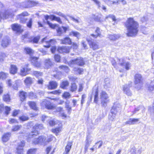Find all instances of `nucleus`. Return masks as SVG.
Instances as JSON below:
<instances>
[{
    "instance_id": "obj_43",
    "label": "nucleus",
    "mask_w": 154,
    "mask_h": 154,
    "mask_svg": "<svg viewBox=\"0 0 154 154\" xmlns=\"http://www.w3.org/2000/svg\"><path fill=\"white\" fill-rule=\"evenodd\" d=\"M37 150V148H31L27 150V154H35Z\"/></svg>"
},
{
    "instance_id": "obj_54",
    "label": "nucleus",
    "mask_w": 154,
    "mask_h": 154,
    "mask_svg": "<svg viewBox=\"0 0 154 154\" xmlns=\"http://www.w3.org/2000/svg\"><path fill=\"white\" fill-rule=\"evenodd\" d=\"M62 96L63 98L67 99L71 97V95L69 92L65 91L64 92Z\"/></svg>"
},
{
    "instance_id": "obj_14",
    "label": "nucleus",
    "mask_w": 154,
    "mask_h": 154,
    "mask_svg": "<svg viewBox=\"0 0 154 154\" xmlns=\"http://www.w3.org/2000/svg\"><path fill=\"white\" fill-rule=\"evenodd\" d=\"M58 84L56 81L51 80L46 85V87L48 90H55L57 88Z\"/></svg>"
},
{
    "instance_id": "obj_55",
    "label": "nucleus",
    "mask_w": 154,
    "mask_h": 154,
    "mask_svg": "<svg viewBox=\"0 0 154 154\" xmlns=\"http://www.w3.org/2000/svg\"><path fill=\"white\" fill-rule=\"evenodd\" d=\"M20 113V110L19 109H14L12 111L11 116L13 117L17 116Z\"/></svg>"
},
{
    "instance_id": "obj_53",
    "label": "nucleus",
    "mask_w": 154,
    "mask_h": 154,
    "mask_svg": "<svg viewBox=\"0 0 154 154\" xmlns=\"http://www.w3.org/2000/svg\"><path fill=\"white\" fill-rule=\"evenodd\" d=\"M42 75V73L37 71H34L33 72L32 75L38 78Z\"/></svg>"
},
{
    "instance_id": "obj_19",
    "label": "nucleus",
    "mask_w": 154,
    "mask_h": 154,
    "mask_svg": "<svg viewBox=\"0 0 154 154\" xmlns=\"http://www.w3.org/2000/svg\"><path fill=\"white\" fill-rule=\"evenodd\" d=\"M56 112L58 113L60 116L63 119H65L67 117V115L64 112L63 108V107H57L56 109Z\"/></svg>"
},
{
    "instance_id": "obj_63",
    "label": "nucleus",
    "mask_w": 154,
    "mask_h": 154,
    "mask_svg": "<svg viewBox=\"0 0 154 154\" xmlns=\"http://www.w3.org/2000/svg\"><path fill=\"white\" fill-rule=\"evenodd\" d=\"M48 123L51 126H53L56 125V122L54 120H51L49 121Z\"/></svg>"
},
{
    "instance_id": "obj_49",
    "label": "nucleus",
    "mask_w": 154,
    "mask_h": 154,
    "mask_svg": "<svg viewBox=\"0 0 154 154\" xmlns=\"http://www.w3.org/2000/svg\"><path fill=\"white\" fill-rule=\"evenodd\" d=\"M120 36L117 35H110L109 36V38L111 40L115 41L119 38Z\"/></svg>"
},
{
    "instance_id": "obj_36",
    "label": "nucleus",
    "mask_w": 154,
    "mask_h": 154,
    "mask_svg": "<svg viewBox=\"0 0 154 154\" xmlns=\"http://www.w3.org/2000/svg\"><path fill=\"white\" fill-rule=\"evenodd\" d=\"M119 65L121 66L124 67L127 70H129L130 68V63L128 62H123L119 64Z\"/></svg>"
},
{
    "instance_id": "obj_56",
    "label": "nucleus",
    "mask_w": 154,
    "mask_h": 154,
    "mask_svg": "<svg viewBox=\"0 0 154 154\" xmlns=\"http://www.w3.org/2000/svg\"><path fill=\"white\" fill-rule=\"evenodd\" d=\"M54 59L55 61L56 62L60 63L61 61V57L57 54H54Z\"/></svg>"
},
{
    "instance_id": "obj_6",
    "label": "nucleus",
    "mask_w": 154,
    "mask_h": 154,
    "mask_svg": "<svg viewBox=\"0 0 154 154\" xmlns=\"http://www.w3.org/2000/svg\"><path fill=\"white\" fill-rule=\"evenodd\" d=\"M14 16L13 12H11L8 10H5L3 12L0 11V21L2 19H7L10 17H13Z\"/></svg>"
},
{
    "instance_id": "obj_32",
    "label": "nucleus",
    "mask_w": 154,
    "mask_h": 154,
    "mask_svg": "<svg viewBox=\"0 0 154 154\" xmlns=\"http://www.w3.org/2000/svg\"><path fill=\"white\" fill-rule=\"evenodd\" d=\"M2 100L3 101L6 103L10 102L11 98L10 94L8 93L4 94L2 97Z\"/></svg>"
},
{
    "instance_id": "obj_64",
    "label": "nucleus",
    "mask_w": 154,
    "mask_h": 154,
    "mask_svg": "<svg viewBox=\"0 0 154 154\" xmlns=\"http://www.w3.org/2000/svg\"><path fill=\"white\" fill-rule=\"evenodd\" d=\"M52 148V146H47L45 149V151L46 152V154H48Z\"/></svg>"
},
{
    "instance_id": "obj_38",
    "label": "nucleus",
    "mask_w": 154,
    "mask_h": 154,
    "mask_svg": "<svg viewBox=\"0 0 154 154\" xmlns=\"http://www.w3.org/2000/svg\"><path fill=\"white\" fill-rule=\"evenodd\" d=\"M50 16L52 20H55L60 24L63 23L62 21L59 17H56L54 15H51Z\"/></svg>"
},
{
    "instance_id": "obj_16",
    "label": "nucleus",
    "mask_w": 154,
    "mask_h": 154,
    "mask_svg": "<svg viewBox=\"0 0 154 154\" xmlns=\"http://www.w3.org/2000/svg\"><path fill=\"white\" fill-rule=\"evenodd\" d=\"M58 125V127L53 128L51 130V131L56 136L58 135L63 129V125L61 122H59Z\"/></svg>"
},
{
    "instance_id": "obj_28",
    "label": "nucleus",
    "mask_w": 154,
    "mask_h": 154,
    "mask_svg": "<svg viewBox=\"0 0 154 154\" xmlns=\"http://www.w3.org/2000/svg\"><path fill=\"white\" fill-rule=\"evenodd\" d=\"M94 91H95V94L94 95V103H97L99 101V89L97 87L95 89H93L92 92V94H93Z\"/></svg>"
},
{
    "instance_id": "obj_35",
    "label": "nucleus",
    "mask_w": 154,
    "mask_h": 154,
    "mask_svg": "<svg viewBox=\"0 0 154 154\" xmlns=\"http://www.w3.org/2000/svg\"><path fill=\"white\" fill-rule=\"evenodd\" d=\"M48 98L50 100H53L55 102H58L59 101V102L57 103V104L58 105H62L64 103V100H60V98L59 97L51 98L50 97H48Z\"/></svg>"
},
{
    "instance_id": "obj_60",
    "label": "nucleus",
    "mask_w": 154,
    "mask_h": 154,
    "mask_svg": "<svg viewBox=\"0 0 154 154\" xmlns=\"http://www.w3.org/2000/svg\"><path fill=\"white\" fill-rule=\"evenodd\" d=\"M65 107L66 109L68 114H70L72 110L71 107L70 106L68 103H66Z\"/></svg>"
},
{
    "instance_id": "obj_3",
    "label": "nucleus",
    "mask_w": 154,
    "mask_h": 154,
    "mask_svg": "<svg viewBox=\"0 0 154 154\" xmlns=\"http://www.w3.org/2000/svg\"><path fill=\"white\" fill-rule=\"evenodd\" d=\"M68 64L70 66L75 64L79 66H82L85 64V62L83 58L80 57L71 60Z\"/></svg>"
},
{
    "instance_id": "obj_34",
    "label": "nucleus",
    "mask_w": 154,
    "mask_h": 154,
    "mask_svg": "<svg viewBox=\"0 0 154 154\" xmlns=\"http://www.w3.org/2000/svg\"><path fill=\"white\" fill-rule=\"evenodd\" d=\"M4 110L3 112V115L5 116H7L10 113L11 110V107L8 106H5Z\"/></svg>"
},
{
    "instance_id": "obj_5",
    "label": "nucleus",
    "mask_w": 154,
    "mask_h": 154,
    "mask_svg": "<svg viewBox=\"0 0 154 154\" xmlns=\"http://www.w3.org/2000/svg\"><path fill=\"white\" fill-rule=\"evenodd\" d=\"M29 64H26L22 66L20 70L19 75L22 76H25L29 74L31 69L29 67Z\"/></svg>"
},
{
    "instance_id": "obj_9",
    "label": "nucleus",
    "mask_w": 154,
    "mask_h": 154,
    "mask_svg": "<svg viewBox=\"0 0 154 154\" xmlns=\"http://www.w3.org/2000/svg\"><path fill=\"white\" fill-rule=\"evenodd\" d=\"M29 15V14L27 11L23 12L17 15V20H19L20 23L24 24L26 23L27 19L23 17L28 16Z\"/></svg>"
},
{
    "instance_id": "obj_45",
    "label": "nucleus",
    "mask_w": 154,
    "mask_h": 154,
    "mask_svg": "<svg viewBox=\"0 0 154 154\" xmlns=\"http://www.w3.org/2000/svg\"><path fill=\"white\" fill-rule=\"evenodd\" d=\"M8 74L3 71L0 72V79L4 80L8 77Z\"/></svg>"
},
{
    "instance_id": "obj_52",
    "label": "nucleus",
    "mask_w": 154,
    "mask_h": 154,
    "mask_svg": "<svg viewBox=\"0 0 154 154\" xmlns=\"http://www.w3.org/2000/svg\"><path fill=\"white\" fill-rule=\"evenodd\" d=\"M32 24L33 20L32 18H30L26 23V26L28 28L31 29L32 28Z\"/></svg>"
},
{
    "instance_id": "obj_13",
    "label": "nucleus",
    "mask_w": 154,
    "mask_h": 154,
    "mask_svg": "<svg viewBox=\"0 0 154 154\" xmlns=\"http://www.w3.org/2000/svg\"><path fill=\"white\" fill-rule=\"evenodd\" d=\"M70 48L69 46H64L58 47L57 49V51L60 53L68 54L70 52Z\"/></svg>"
},
{
    "instance_id": "obj_29",
    "label": "nucleus",
    "mask_w": 154,
    "mask_h": 154,
    "mask_svg": "<svg viewBox=\"0 0 154 154\" xmlns=\"http://www.w3.org/2000/svg\"><path fill=\"white\" fill-rule=\"evenodd\" d=\"M18 68L17 66L14 64H11L9 69V72L10 74L14 75L17 73L18 72Z\"/></svg>"
},
{
    "instance_id": "obj_47",
    "label": "nucleus",
    "mask_w": 154,
    "mask_h": 154,
    "mask_svg": "<svg viewBox=\"0 0 154 154\" xmlns=\"http://www.w3.org/2000/svg\"><path fill=\"white\" fill-rule=\"evenodd\" d=\"M49 94H51L57 95H59L61 93V91L60 89H57L48 92Z\"/></svg>"
},
{
    "instance_id": "obj_11",
    "label": "nucleus",
    "mask_w": 154,
    "mask_h": 154,
    "mask_svg": "<svg viewBox=\"0 0 154 154\" xmlns=\"http://www.w3.org/2000/svg\"><path fill=\"white\" fill-rule=\"evenodd\" d=\"M38 57L34 56H31L29 57V61L32 65L35 67L38 68L42 66L41 63L38 61Z\"/></svg>"
},
{
    "instance_id": "obj_51",
    "label": "nucleus",
    "mask_w": 154,
    "mask_h": 154,
    "mask_svg": "<svg viewBox=\"0 0 154 154\" xmlns=\"http://www.w3.org/2000/svg\"><path fill=\"white\" fill-rule=\"evenodd\" d=\"M46 23L48 25L49 27L52 29H54L58 26V25L57 24H53L48 21H47Z\"/></svg>"
},
{
    "instance_id": "obj_24",
    "label": "nucleus",
    "mask_w": 154,
    "mask_h": 154,
    "mask_svg": "<svg viewBox=\"0 0 154 154\" xmlns=\"http://www.w3.org/2000/svg\"><path fill=\"white\" fill-rule=\"evenodd\" d=\"M28 104L31 109L36 111L38 110V108L35 102L32 101H29L28 102Z\"/></svg>"
},
{
    "instance_id": "obj_20",
    "label": "nucleus",
    "mask_w": 154,
    "mask_h": 154,
    "mask_svg": "<svg viewBox=\"0 0 154 154\" xmlns=\"http://www.w3.org/2000/svg\"><path fill=\"white\" fill-rule=\"evenodd\" d=\"M54 40L51 39L48 40L47 37L44 38L42 40V42L43 43H45L46 45H44V47L46 48H49L52 45V43L54 42Z\"/></svg>"
},
{
    "instance_id": "obj_4",
    "label": "nucleus",
    "mask_w": 154,
    "mask_h": 154,
    "mask_svg": "<svg viewBox=\"0 0 154 154\" xmlns=\"http://www.w3.org/2000/svg\"><path fill=\"white\" fill-rule=\"evenodd\" d=\"M109 96L106 92L102 91L100 93V98L101 99V103L103 106H106L109 101Z\"/></svg>"
},
{
    "instance_id": "obj_31",
    "label": "nucleus",
    "mask_w": 154,
    "mask_h": 154,
    "mask_svg": "<svg viewBox=\"0 0 154 154\" xmlns=\"http://www.w3.org/2000/svg\"><path fill=\"white\" fill-rule=\"evenodd\" d=\"M25 85L27 86H30L33 83V81L32 78L30 76L26 77L24 81Z\"/></svg>"
},
{
    "instance_id": "obj_17",
    "label": "nucleus",
    "mask_w": 154,
    "mask_h": 154,
    "mask_svg": "<svg viewBox=\"0 0 154 154\" xmlns=\"http://www.w3.org/2000/svg\"><path fill=\"white\" fill-rule=\"evenodd\" d=\"M134 83L135 85L140 84V87L143 85V78L141 75L139 73H136L134 76Z\"/></svg>"
},
{
    "instance_id": "obj_8",
    "label": "nucleus",
    "mask_w": 154,
    "mask_h": 154,
    "mask_svg": "<svg viewBox=\"0 0 154 154\" xmlns=\"http://www.w3.org/2000/svg\"><path fill=\"white\" fill-rule=\"evenodd\" d=\"M42 103L44 105L45 107L47 109L52 110L55 109L56 106L50 100L45 99L42 101Z\"/></svg>"
},
{
    "instance_id": "obj_22",
    "label": "nucleus",
    "mask_w": 154,
    "mask_h": 154,
    "mask_svg": "<svg viewBox=\"0 0 154 154\" xmlns=\"http://www.w3.org/2000/svg\"><path fill=\"white\" fill-rule=\"evenodd\" d=\"M94 32L95 34L92 33L90 35L94 38H96L98 37H100L102 36V34L100 32V29L99 27H97L95 30Z\"/></svg>"
},
{
    "instance_id": "obj_15",
    "label": "nucleus",
    "mask_w": 154,
    "mask_h": 154,
    "mask_svg": "<svg viewBox=\"0 0 154 154\" xmlns=\"http://www.w3.org/2000/svg\"><path fill=\"white\" fill-rule=\"evenodd\" d=\"M25 143L24 141H20L16 148V152L17 154H23L25 152L23 147L25 146Z\"/></svg>"
},
{
    "instance_id": "obj_1",
    "label": "nucleus",
    "mask_w": 154,
    "mask_h": 154,
    "mask_svg": "<svg viewBox=\"0 0 154 154\" xmlns=\"http://www.w3.org/2000/svg\"><path fill=\"white\" fill-rule=\"evenodd\" d=\"M125 26L127 29L126 34L128 37L135 36L139 32V24L133 17H130L127 18L124 23Z\"/></svg>"
},
{
    "instance_id": "obj_40",
    "label": "nucleus",
    "mask_w": 154,
    "mask_h": 154,
    "mask_svg": "<svg viewBox=\"0 0 154 154\" xmlns=\"http://www.w3.org/2000/svg\"><path fill=\"white\" fill-rule=\"evenodd\" d=\"M92 16L93 20L99 23H101L102 21V20L100 17L96 15L95 14H93Z\"/></svg>"
},
{
    "instance_id": "obj_2",
    "label": "nucleus",
    "mask_w": 154,
    "mask_h": 154,
    "mask_svg": "<svg viewBox=\"0 0 154 154\" xmlns=\"http://www.w3.org/2000/svg\"><path fill=\"white\" fill-rule=\"evenodd\" d=\"M43 125L42 124H36L32 127V131L31 132L32 134H29L26 136V140H29L32 137L38 135L40 133L39 131L44 129Z\"/></svg>"
},
{
    "instance_id": "obj_42",
    "label": "nucleus",
    "mask_w": 154,
    "mask_h": 154,
    "mask_svg": "<svg viewBox=\"0 0 154 154\" xmlns=\"http://www.w3.org/2000/svg\"><path fill=\"white\" fill-rule=\"evenodd\" d=\"M74 71L76 74L81 75L83 74L84 69H83L80 67H75L74 68Z\"/></svg>"
},
{
    "instance_id": "obj_44",
    "label": "nucleus",
    "mask_w": 154,
    "mask_h": 154,
    "mask_svg": "<svg viewBox=\"0 0 154 154\" xmlns=\"http://www.w3.org/2000/svg\"><path fill=\"white\" fill-rule=\"evenodd\" d=\"M123 91L128 96H130L131 95V93L130 91L129 88L127 86H124L123 87Z\"/></svg>"
},
{
    "instance_id": "obj_39",
    "label": "nucleus",
    "mask_w": 154,
    "mask_h": 154,
    "mask_svg": "<svg viewBox=\"0 0 154 154\" xmlns=\"http://www.w3.org/2000/svg\"><path fill=\"white\" fill-rule=\"evenodd\" d=\"M25 3L26 4L30 5L32 7L36 6L38 4V2L30 0L26 1Z\"/></svg>"
},
{
    "instance_id": "obj_50",
    "label": "nucleus",
    "mask_w": 154,
    "mask_h": 154,
    "mask_svg": "<svg viewBox=\"0 0 154 154\" xmlns=\"http://www.w3.org/2000/svg\"><path fill=\"white\" fill-rule=\"evenodd\" d=\"M77 86L75 83H72L70 86V90L72 92H74L77 90Z\"/></svg>"
},
{
    "instance_id": "obj_59",
    "label": "nucleus",
    "mask_w": 154,
    "mask_h": 154,
    "mask_svg": "<svg viewBox=\"0 0 154 154\" xmlns=\"http://www.w3.org/2000/svg\"><path fill=\"white\" fill-rule=\"evenodd\" d=\"M9 123L10 124H17L18 121L17 119L14 118H10L8 120Z\"/></svg>"
},
{
    "instance_id": "obj_10",
    "label": "nucleus",
    "mask_w": 154,
    "mask_h": 154,
    "mask_svg": "<svg viewBox=\"0 0 154 154\" xmlns=\"http://www.w3.org/2000/svg\"><path fill=\"white\" fill-rule=\"evenodd\" d=\"M11 41L10 38L8 36L4 37L1 41L0 45L3 48L8 47L11 44Z\"/></svg>"
},
{
    "instance_id": "obj_12",
    "label": "nucleus",
    "mask_w": 154,
    "mask_h": 154,
    "mask_svg": "<svg viewBox=\"0 0 154 154\" xmlns=\"http://www.w3.org/2000/svg\"><path fill=\"white\" fill-rule=\"evenodd\" d=\"M11 29L12 30L19 34H21L24 31V30L22 28V26L17 23H14L11 25Z\"/></svg>"
},
{
    "instance_id": "obj_25",
    "label": "nucleus",
    "mask_w": 154,
    "mask_h": 154,
    "mask_svg": "<svg viewBox=\"0 0 154 154\" xmlns=\"http://www.w3.org/2000/svg\"><path fill=\"white\" fill-rule=\"evenodd\" d=\"M40 38V36L39 35L35 36H31L29 38L28 42L37 44L38 43Z\"/></svg>"
},
{
    "instance_id": "obj_62",
    "label": "nucleus",
    "mask_w": 154,
    "mask_h": 154,
    "mask_svg": "<svg viewBox=\"0 0 154 154\" xmlns=\"http://www.w3.org/2000/svg\"><path fill=\"white\" fill-rule=\"evenodd\" d=\"M79 35V32H77L72 31L69 34V36L73 35V36L77 37Z\"/></svg>"
},
{
    "instance_id": "obj_46",
    "label": "nucleus",
    "mask_w": 154,
    "mask_h": 154,
    "mask_svg": "<svg viewBox=\"0 0 154 154\" xmlns=\"http://www.w3.org/2000/svg\"><path fill=\"white\" fill-rule=\"evenodd\" d=\"M54 139L55 140H56L55 137L54 136L52 135H50L48 137L44 143L45 144H46V143H49L52 141Z\"/></svg>"
},
{
    "instance_id": "obj_23",
    "label": "nucleus",
    "mask_w": 154,
    "mask_h": 154,
    "mask_svg": "<svg viewBox=\"0 0 154 154\" xmlns=\"http://www.w3.org/2000/svg\"><path fill=\"white\" fill-rule=\"evenodd\" d=\"M61 44L70 45L72 43L71 39L69 37L66 36L60 40Z\"/></svg>"
},
{
    "instance_id": "obj_57",
    "label": "nucleus",
    "mask_w": 154,
    "mask_h": 154,
    "mask_svg": "<svg viewBox=\"0 0 154 154\" xmlns=\"http://www.w3.org/2000/svg\"><path fill=\"white\" fill-rule=\"evenodd\" d=\"M71 45V46H69L70 47V50L71 48H72L74 50L77 49L78 48V45L75 42H72V43Z\"/></svg>"
},
{
    "instance_id": "obj_21",
    "label": "nucleus",
    "mask_w": 154,
    "mask_h": 154,
    "mask_svg": "<svg viewBox=\"0 0 154 154\" xmlns=\"http://www.w3.org/2000/svg\"><path fill=\"white\" fill-rule=\"evenodd\" d=\"M18 96L20 98V101L23 102L26 100L27 97V93L24 91H20L18 92Z\"/></svg>"
},
{
    "instance_id": "obj_48",
    "label": "nucleus",
    "mask_w": 154,
    "mask_h": 154,
    "mask_svg": "<svg viewBox=\"0 0 154 154\" xmlns=\"http://www.w3.org/2000/svg\"><path fill=\"white\" fill-rule=\"evenodd\" d=\"M22 126L21 125H16L13 126L11 129L12 131H17L20 130L22 128Z\"/></svg>"
},
{
    "instance_id": "obj_37",
    "label": "nucleus",
    "mask_w": 154,
    "mask_h": 154,
    "mask_svg": "<svg viewBox=\"0 0 154 154\" xmlns=\"http://www.w3.org/2000/svg\"><path fill=\"white\" fill-rule=\"evenodd\" d=\"M19 119L21 122H24L28 121L29 119V116L26 114H23L18 118Z\"/></svg>"
},
{
    "instance_id": "obj_26",
    "label": "nucleus",
    "mask_w": 154,
    "mask_h": 154,
    "mask_svg": "<svg viewBox=\"0 0 154 154\" xmlns=\"http://www.w3.org/2000/svg\"><path fill=\"white\" fill-rule=\"evenodd\" d=\"M11 133L10 132L4 133L2 137V140L3 142L6 143L10 139Z\"/></svg>"
},
{
    "instance_id": "obj_30",
    "label": "nucleus",
    "mask_w": 154,
    "mask_h": 154,
    "mask_svg": "<svg viewBox=\"0 0 154 154\" xmlns=\"http://www.w3.org/2000/svg\"><path fill=\"white\" fill-rule=\"evenodd\" d=\"M72 144V141H69L67 142V143L65 147V153L63 154H69Z\"/></svg>"
},
{
    "instance_id": "obj_18",
    "label": "nucleus",
    "mask_w": 154,
    "mask_h": 154,
    "mask_svg": "<svg viewBox=\"0 0 154 154\" xmlns=\"http://www.w3.org/2000/svg\"><path fill=\"white\" fill-rule=\"evenodd\" d=\"M45 138L43 135L39 136L38 137L34 138L32 141L33 144L35 145L42 144L44 143Z\"/></svg>"
},
{
    "instance_id": "obj_58",
    "label": "nucleus",
    "mask_w": 154,
    "mask_h": 154,
    "mask_svg": "<svg viewBox=\"0 0 154 154\" xmlns=\"http://www.w3.org/2000/svg\"><path fill=\"white\" fill-rule=\"evenodd\" d=\"M28 97L30 99L35 98L36 97V94L33 91L29 92L28 94Z\"/></svg>"
},
{
    "instance_id": "obj_27",
    "label": "nucleus",
    "mask_w": 154,
    "mask_h": 154,
    "mask_svg": "<svg viewBox=\"0 0 154 154\" xmlns=\"http://www.w3.org/2000/svg\"><path fill=\"white\" fill-rule=\"evenodd\" d=\"M23 52L26 55H28L31 57L34 53V51L30 47H26L23 48Z\"/></svg>"
},
{
    "instance_id": "obj_41",
    "label": "nucleus",
    "mask_w": 154,
    "mask_h": 154,
    "mask_svg": "<svg viewBox=\"0 0 154 154\" xmlns=\"http://www.w3.org/2000/svg\"><path fill=\"white\" fill-rule=\"evenodd\" d=\"M69 85L68 82L66 81H63L62 82L60 85L61 88L63 89H66L67 87Z\"/></svg>"
},
{
    "instance_id": "obj_7",
    "label": "nucleus",
    "mask_w": 154,
    "mask_h": 154,
    "mask_svg": "<svg viewBox=\"0 0 154 154\" xmlns=\"http://www.w3.org/2000/svg\"><path fill=\"white\" fill-rule=\"evenodd\" d=\"M86 40L88 43L90 48L93 50L95 51L99 48L100 46L97 42L88 38L86 39Z\"/></svg>"
},
{
    "instance_id": "obj_61",
    "label": "nucleus",
    "mask_w": 154,
    "mask_h": 154,
    "mask_svg": "<svg viewBox=\"0 0 154 154\" xmlns=\"http://www.w3.org/2000/svg\"><path fill=\"white\" fill-rule=\"evenodd\" d=\"M45 65L50 66H51L53 65L52 62H51V60L49 59L45 60Z\"/></svg>"
},
{
    "instance_id": "obj_33",
    "label": "nucleus",
    "mask_w": 154,
    "mask_h": 154,
    "mask_svg": "<svg viewBox=\"0 0 154 154\" xmlns=\"http://www.w3.org/2000/svg\"><path fill=\"white\" fill-rule=\"evenodd\" d=\"M139 120V119H130L129 120L127 121L125 123L126 124L132 125L135 124L136 122H137Z\"/></svg>"
}]
</instances>
